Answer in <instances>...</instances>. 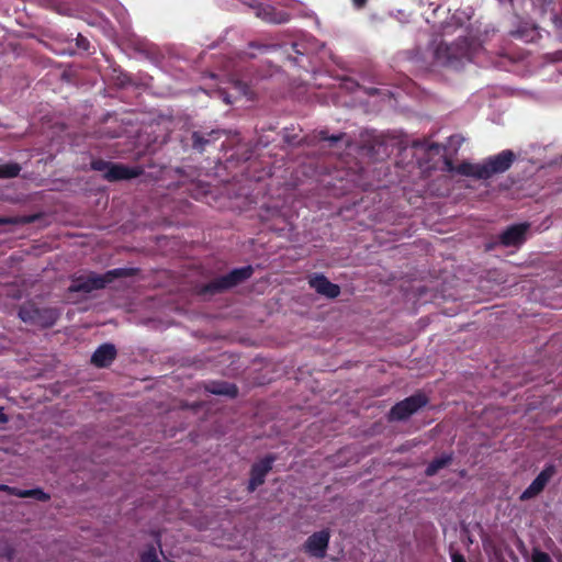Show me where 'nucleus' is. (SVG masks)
Segmentation results:
<instances>
[{"label":"nucleus","instance_id":"nucleus-1","mask_svg":"<svg viewBox=\"0 0 562 562\" xmlns=\"http://www.w3.org/2000/svg\"><path fill=\"white\" fill-rule=\"evenodd\" d=\"M483 52V45L477 36H460L448 44L440 42L434 52L437 65L458 69L473 61Z\"/></svg>","mask_w":562,"mask_h":562},{"label":"nucleus","instance_id":"nucleus-2","mask_svg":"<svg viewBox=\"0 0 562 562\" xmlns=\"http://www.w3.org/2000/svg\"><path fill=\"white\" fill-rule=\"evenodd\" d=\"M61 316V311L54 306H42L35 300H26L20 304L18 317L25 324L42 329L52 328Z\"/></svg>","mask_w":562,"mask_h":562},{"label":"nucleus","instance_id":"nucleus-3","mask_svg":"<svg viewBox=\"0 0 562 562\" xmlns=\"http://www.w3.org/2000/svg\"><path fill=\"white\" fill-rule=\"evenodd\" d=\"M136 268H116L106 271L103 274L91 273L88 277H79L72 280L68 288L70 293H90L93 290H100L112 283L115 279L133 277L137 273Z\"/></svg>","mask_w":562,"mask_h":562},{"label":"nucleus","instance_id":"nucleus-4","mask_svg":"<svg viewBox=\"0 0 562 562\" xmlns=\"http://www.w3.org/2000/svg\"><path fill=\"white\" fill-rule=\"evenodd\" d=\"M254 274V268L248 265L240 268H235L224 276L214 278L210 282L203 284L199 293L201 295H215L224 293L241 283L247 281Z\"/></svg>","mask_w":562,"mask_h":562},{"label":"nucleus","instance_id":"nucleus-5","mask_svg":"<svg viewBox=\"0 0 562 562\" xmlns=\"http://www.w3.org/2000/svg\"><path fill=\"white\" fill-rule=\"evenodd\" d=\"M516 159V154L510 149H504L496 155L487 157L481 164L480 180H487L495 175L506 172Z\"/></svg>","mask_w":562,"mask_h":562},{"label":"nucleus","instance_id":"nucleus-6","mask_svg":"<svg viewBox=\"0 0 562 562\" xmlns=\"http://www.w3.org/2000/svg\"><path fill=\"white\" fill-rule=\"evenodd\" d=\"M428 403V398L423 393L413 394L403 401L396 403L390 411V420H405L418 409Z\"/></svg>","mask_w":562,"mask_h":562},{"label":"nucleus","instance_id":"nucleus-7","mask_svg":"<svg viewBox=\"0 0 562 562\" xmlns=\"http://www.w3.org/2000/svg\"><path fill=\"white\" fill-rule=\"evenodd\" d=\"M529 229L530 224L527 222L510 225L497 236L495 243L487 246V249H492L497 244L504 247H520L527 240Z\"/></svg>","mask_w":562,"mask_h":562},{"label":"nucleus","instance_id":"nucleus-8","mask_svg":"<svg viewBox=\"0 0 562 562\" xmlns=\"http://www.w3.org/2000/svg\"><path fill=\"white\" fill-rule=\"evenodd\" d=\"M276 460L277 457L272 453H269L251 465L250 479L247 485V491L249 493L255 492L260 485L265 483L266 476L272 470V465Z\"/></svg>","mask_w":562,"mask_h":562},{"label":"nucleus","instance_id":"nucleus-9","mask_svg":"<svg viewBox=\"0 0 562 562\" xmlns=\"http://www.w3.org/2000/svg\"><path fill=\"white\" fill-rule=\"evenodd\" d=\"M330 540V531L323 529L312 533L304 542L303 550L308 555L316 559H324Z\"/></svg>","mask_w":562,"mask_h":562},{"label":"nucleus","instance_id":"nucleus-10","mask_svg":"<svg viewBox=\"0 0 562 562\" xmlns=\"http://www.w3.org/2000/svg\"><path fill=\"white\" fill-rule=\"evenodd\" d=\"M555 471L557 470L553 464H547L531 484L520 494L519 499L525 502L539 495L553 477Z\"/></svg>","mask_w":562,"mask_h":562},{"label":"nucleus","instance_id":"nucleus-11","mask_svg":"<svg viewBox=\"0 0 562 562\" xmlns=\"http://www.w3.org/2000/svg\"><path fill=\"white\" fill-rule=\"evenodd\" d=\"M255 15L266 23L285 24L291 20V14L284 10L267 3H257L252 7Z\"/></svg>","mask_w":562,"mask_h":562},{"label":"nucleus","instance_id":"nucleus-12","mask_svg":"<svg viewBox=\"0 0 562 562\" xmlns=\"http://www.w3.org/2000/svg\"><path fill=\"white\" fill-rule=\"evenodd\" d=\"M509 34L512 37L525 43H533L541 37L538 26L526 20H519L517 26L510 30Z\"/></svg>","mask_w":562,"mask_h":562},{"label":"nucleus","instance_id":"nucleus-13","mask_svg":"<svg viewBox=\"0 0 562 562\" xmlns=\"http://www.w3.org/2000/svg\"><path fill=\"white\" fill-rule=\"evenodd\" d=\"M143 170L139 167H128L123 164H112L104 173V179L114 182L120 180H128L139 177Z\"/></svg>","mask_w":562,"mask_h":562},{"label":"nucleus","instance_id":"nucleus-14","mask_svg":"<svg viewBox=\"0 0 562 562\" xmlns=\"http://www.w3.org/2000/svg\"><path fill=\"white\" fill-rule=\"evenodd\" d=\"M310 286L313 288L318 294L328 299H335L340 294L338 284L330 282L324 274H316L308 281Z\"/></svg>","mask_w":562,"mask_h":562},{"label":"nucleus","instance_id":"nucleus-15","mask_svg":"<svg viewBox=\"0 0 562 562\" xmlns=\"http://www.w3.org/2000/svg\"><path fill=\"white\" fill-rule=\"evenodd\" d=\"M116 353L114 345L103 344L91 356V363L97 368H106L114 361Z\"/></svg>","mask_w":562,"mask_h":562},{"label":"nucleus","instance_id":"nucleus-16","mask_svg":"<svg viewBox=\"0 0 562 562\" xmlns=\"http://www.w3.org/2000/svg\"><path fill=\"white\" fill-rule=\"evenodd\" d=\"M224 134L225 131L222 130H212L207 133L195 131L191 135L192 148L203 153L209 145L217 140Z\"/></svg>","mask_w":562,"mask_h":562},{"label":"nucleus","instance_id":"nucleus-17","mask_svg":"<svg viewBox=\"0 0 562 562\" xmlns=\"http://www.w3.org/2000/svg\"><path fill=\"white\" fill-rule=\"evenodd\" d=\"M445 170L480 180L479 172L481 171V164L463 161L458 166H454L450 159H445Z\"/></svg>","mask_w":562,"mask_h":562},{"label":"nucleus","instance_id":"nucleus-18","mask_svg":"<svg viewBox=\"0 0 562 562\" xmlns=\"http://www.w3.org/2000/svg\"><path fill=\"white\" fill-rule=\"evenodd\" d=\"M452 459V453L442 454L441 457L434 459L425 469V475L428 477L436 475L439 470L451 464Z\"/></svg>","mask_w":562,"mask_h":562},{"label":"nucleus","instance_id":"nucleus-19","mask_svg":"<svg viewBox=\"0 0 562 562\" xmlns=\"http://www.w3.org/2000/svg\"><path fill=\"white\" fill-rule=\"evenodd\" d=\"M207 391L212 394L227 395L229 397H236L238 395V387L227 382H214L207 387Z\"/></svg>","mask_w":562,"mask_h":562},{"label":"nucleus","instance_id":"nucleus-20","mask_svg":"<svg viewBox=\"0 0 562 562\" xmlns=\"http://www.w3.org/2000/svg\"><path fill=\"white\" fill-rule=\"evenodd\" d=\"M16 497L21 498H34L38 502H48L50 499V495L46 492H44L42 488L36 487L32 490H21L18 488Z\"/></svg>","mask_w":562,"mask_h":562},{"label":"nucleus","instance_id":"nucleus-21","mask_svg":"<svg viewBox=\"0 0 562 562\" xmlns=\"http://www.w3.org/2000/svg\"><path fill=\"white\" fill-rule=\"evenodd\" d=\"M21 166L18 162L0 165V179H11L19 176Z\"/></svg>","mask_w":562,"mask_h":562},{"label":"nucleus","instance_id":"nucleus-22","mask_svg":"<svg viewBox=\"0 0 562 562\" xmlns=\"http://www.w3.org/2000/svg\"><path fill=\"white\" fill-rule=\"evenodd\" d=\"M139 562H161L157 555V550L149 544L145 551L139 554Z\"/></svg>","mask_w":562,"mask_h":562},{"label":"nucleus","instance_id":"nucleus-23","mask_svg":"<svg viewBox=\"0 0 562 562\" xmlns=\"http://www.w3.org/2000/svg\"><path fill=\"white\" fill-rule=\"evenodd\" d=\"M346 136L345 133H339L336 135H329L327 131H319L317 137L322 142H329L330 144L337 143L341 140Z\"/></svg>","mask_w":562,"mask_h":562},{"label":"nucleus","instance_id":"nucleus-24","mask_svg":"<svg viewBox=\"0 0 562 562\" xmlns=\"http://www.w3.org/2000/svg\"><path fill=\"white\" fill-rule=\"evenodd\" d=\"M14 555L15 550L11 544L7 542H0V558H4L11 562L14 559Z\"/></svg>","mask_w":562,"mask_h":562},{"label":"nucleus","instance_id":"nucleus-25","mask_svg":"<svg viewBox=\"0 0 562 562\" xmlns=\"http://www.w3.org/2000/svg\"><path fill=\"white\" fill-rule=\"evenodd\" d=\"M113 162L103 160V159H93L91 161V169L95 171H104V173L109 170Z\"/></svg>","mask_w":562,"mask_h":562},{"label":"nucleus","instance_id":"nucleus-26","mask_svg":"<svg viewBox=\"0 0 562 562\" xmlns=\"http://www.w3.org/2000/svg\"><path fill=\"white\" fill-rule=\"evenodd\" d=\"M532 562H551V558L547 552L539 549H533L531 554Z\"/></svg>","mask_w":562,"mask_h":562},{"label":"nucleus","instance_id":"nucleus-27","mask_svg":"<svg viewBox=\"0 0 562 562\" xmlns=\"http://www.w3.org/2000/svg\"><path fill=\"white\" fill-rule=\"evenodd\" d=\"M76 46L80 50L88 52L90 47V42L87 37L79 33L76 37Z\"/></svg>","mask_w":562,"mask_h":562},{"label":"nucleus","instance_id":"nucleus-28","mask_svg":"<svg viewBox=\"0 0 562 562\" xmlns=\"http://www.w3.org/2000/svg\"><path fill=\"white\" fill-rule=\"evenodd\" d=\"M451 562H467L464 555L456 550H450Z\"/></svg>","mask_w":562,"mask_h":562},{"label":"nucleus","instance_id":"nucleus-29","mask_svg":"<svg viewBox=\"0 0 562 562\" xmlns=\"http://www.w3.org/2000/svg\"><path fill=\"white\" fill-rule=\"evenodd\" d=\"M0 491L16 496L18 487L0 484Z\"/></svg>","mask_w":562,"mask_h":562},{"label":"nucleus","instance_id":"nucleus-30","mask_svg":"<svg viewBox=\"0 0 562 562\" xmlns=\"http://www.w3.org/2000/svg\"><path fill=\"white\" fill-rule=\"evenodd\" d=\"M351 1H352L353 7H356L357 9H363L367 5L369 0H351Z\"/></svg>","mask_w":562,"mask_h":562},{"label":"nucleus","instance_id":"nucleus-31","mask_svg":"<svg viewBox=\"0 0 562 562\" xmlns=\"http://www.w3.org/2000/svg\"><path fill=\"white\" fill-rule=\"evenodd\" d=\"M249 46L254 47V48H261V49H268L270 47L268 45H261V44H258V43H255V42L250 43Z\"/></svg>","mask_w":562,"mask_h":562},{"label":"nucleus","instance_id":"nucleus-32","mask_svg":"<svg viewBox=\"0 0 562 562\" xmlns=\"http://www.w3.org/2000/svg\"><path fill=\"white\" fill-rule=\"evenodd\" d=\"M8 420V416L3 413V409L0 407V424H4Z\"/></svg>","mask_w":562,"mask_h":562},{"label":"nucleus","instance_id":"nucleus-33","mask_svg":"<svg viewBox=\"0 0 562 562\" xmlns=\"http://www.w3.org/2000/svg\"><path fill=\"white\" fill-rule=\"evenodd\" d=\"M9 223H11L10 218H8V217H0V226L7 225Z\"/></svg>","mask_w":562,"mask_h":562},{"label":"nucleus","instance_id":"nucleus-34","mask_svg":"<svg viewBox=\"0 0 562 562\" xmlns=\"http://www.w3.org/2000/svg\"><path fill=\"white\" fill-rule=\"evenodd\" d=\"M285 142L289 143V144H295L299 140H295L294 138H290L289 136H285Z\"/></svg>","mask_w":562,"mask_h":562},{"label":"nucleus","instance_id":"nucleus-35","mask_svg":"<svg viewBox=\"0 0 562 562\" xmlns=\"http://www.w3.org/2000/svg\"><path fill=\"white\" fill-rule=\"evenodd\" d=\"M499 3H510L513 4L514 0H497Z\"/></svg>","mask_w":562,"mask_h":562}]
</instances>
